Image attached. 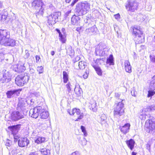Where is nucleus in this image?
<instances>
[{
	"instance_id": "1",
	"label": "nucleus",
	"mask_w": 155,
	"mask_h": 155,
	"mask_svg": "<svg viewBox=\"0 0 155 155\" xmlns=\"http://www.w3.org/2000/svg\"><path fill=\"white\" fill-rule=\"evenodd\" d=\"M90 4L87 2L79 3L76 6V12L79 15L86 14L90 9Z\"/></svg>"
},
{
	"instance_id": "2",
	"label": "nucleus",
	"mask_w": 155,
	"mask_h": 155,
	"mask_svg": "<svg viewBox=\"0 0 155 155\" xmlns=\"http://www.w3.org/2000/svg\"><path fill=\"white\" fill-rule=\"evenodd\" d=\"M31 4L35 9L39 10V14L43 15L45 5L41 0H34Z\"/></svg>"
},
{
	"instance_id": "3",
	"label": "nucleus",
	"mask_w": 155,
	"mask_h": 155,
	"mask_svg": "<svg viewBox=\"0 0 155 155\" xmlns=\"http://www.w3.org/2000/svg\"><path fill=\"white\" fill-rule=\"evenodd\" d=\"M106 47L105 43L102 42L100 43L96 48V55L101 56H104L106 54L105 52L106 50Z\"/></svg>"
},
{
	"instance_id": "4",
	"label": "nucleus",
	"mask_w": 155,
	"mask_h": 155,
	"mask_svg": "<svg viewBox=\"0 0 155 155\" xmlns=\"http://www.w3.org/2000/svg\"><path fill=\"white\" fill-rule=\"evenodd\" d=\"M29 78V77L27 75H18L15 78V83L18 86H22L28 82Z\"/></svg>"
},
{
	"instance_id": "5",
	"label": "nucleus",
	"mask_w": 155,
	"mask_h": 155,
	"mask_svg": "<svg viewBox=\"0 0 155 155\" xmlns=\"http://www.w3.org/2000/svg\"><path fill=\"white\" fill-rule=\"evenodd\" d=\"M61 15V13L59 12H54L47 17L48 22L49 25L55 24L58 21V18Z\"/></svg>"
},
{
	"instance_id": "6",
	"label": "nucleus",
	"mask_w": 155,
	"mask_h": 155,
	"mask_svg": "<svg viewBox=\"0 0 155 155\" xmlns=\"http://www.w3.org/2000/svg\"><path fill=\"white\" fill-rule=\"evenodd\" d=\"M138 5L136 1L129 0L128 4L126 5V8L127 11L133 12L137 10Z\"/></svg>"
},
{
	"instance_id": "7",
	"label": "nucleus",
	"mask_w": 155,
	"mask_h": 155,
	"mask_svg": "<svg viewBox=\"0 0 155 155\" xmlns=\"http://www.w3.org/2000/svg\"><path fill=\"white\" fill-rule=\"evenodd\" d=\"M124 104L122 102H119L114 110V114L115 116H121L124 112Z\"/></svg>"
},
{
	"instance_id": "8",
	"label": "nucleus",
	"mask_w": 155,
	"mask_h": 155,
	"mask_svg": "<svg viewBox=\"0 0 155 155\" xmlns=\"http://www.w3.org/2000/svg\"><path fill=\"white\" fill-rule=\"evenodd\" d=\"M150 119L146 121L145 126L150 129V131H155V118L150 117Z\"/></svg>"
},
{
	"instance_id": "9",
	"label": "nucleus",
	"mask_w": 155,
	"mask_h": 155,
	"mask_svg": "<svg viewBox=\"0 0 155 155\" xmlns=\"http://www.w3.org/2000/svg\"><path fill=\"white\" fill-rule=\"evenodd\" d=\"M3 77L1 79V81L3 83H8L11 81L12 75L9 71L5 69L2 71Z\"/></svg>"
},
{
	"instance_id": "10",
	"label": "nucleus",
	"mask_w": 155,
	"mask_h": 155,
	"mask_svg": "<svg viewBox=\"0 0 155 155\" xmlns=\"http://www.w3.org/2000/svg\"><path fill=\"white\" fill-rule=\"evenodd\" d=\"M11 119L13 121H17L24 117L23 113L19 111H14L11 114Z\"/></svg>"
},
{
	"instance_id": "11",
	"label": "nucleus",
	"mask_w": 155,
	"mask_h": 155,
	"mask_svg": "<svg viewBox=\"0 0 155 155\" xmlns=\"http://www.w3.org/2000/svg\"><path fill=\"white\" fill-rule=\"evenodd\" d=\"M41 110V106H38L31 109L29 111L30 115L35 118H37Z\"/></svg>"
},
{
	"instance_id": "12",
	"label": "nucleus",
	"mask_w": 155,
	"mask_h": 155,
	"mask_svg": "<svg viewBox=\"0 0 155 155\" xmlns=\"http://www.w3.org/2000/svg\"><path fill=\"white\" fill-rule=\"evenodd\" d=\"M10 37V32L6 30H0V41L1 44L7 38Z\"/></svg>"
},
{
	"instance_id": "13",
	"label": "nucleus",
	"mask_w": 155,
	"mask_h": 155,
	"mask_svg": "<svg viewBox=\"0 0 155 155\" xmlns=\"http://www.w3.org/2000/svg\"><path fill=\"white\" fill-rule=\"evenodd\" d=\"M1 44L5 46L13 47L16 45V41L9 37L8 38H7L4 41H3Z\"/></svg>"
},
{
	"instance_id": "14",
	"label": "nucleus",
	"mask_w": 155,
	"mask_h": 155,
	"mask_svg": "<svg viewBox=\"0 0 155 155\" xmlns=\"http://www.w3.org/2000/svg\"><path fill=\"white\" fill-rule=\"evenodd\" d=\"M21 91V89H15L8 91L6 93L7 97L8 98H10L15 96H18Z\"/></svg>"
},
{
	"instance_id": "15",
	"label": "nucleus",
	"mask_w": 155,
	"mask_h": 155,
	"mask_svg": "<svg viewBox=\"0 0 155 155\" xmlns=\"http://www.w3.org/2000/svg\"><path fill=\"white\" fill-rule=\"evenodd\" d=\"M131 31L132 35L135 37H137L138 35H140V34H143V32L140 30V27L137 26H134L131 27Z\"/></svg>"
},
{
	"instance_id": "16",
	"label": "nucleus",
	"mask_w": 155,
	"mask_h": 155,
	"mask_svg": "<svg viewBox=\"0 0 155 155\" xmlns=\"http://www.w3.org/2000/svg\"><path fill=\"white\" fill-rule=\"evenodd\" d=\"M26 68L23 64H18L14 65L13 67V70L15 72L20 73L23 72L25 70Z\"/></svg>"
},
{
	"instance_id": "17",
	"label": "nucleus",
	"mask_w": 155,
	"mask_h": 155,
	"mask_svg": "<svg viewBox=\"0 0 155 155\" xmlns=\"http://www.w3.org/2000/svg\"><path fill=\"white\" fill-rule=\"evenodd\" d=\"M29 143V140L25 137L20 138L18 142V146L21 147H24L27 146Z\"/></svg>"
},
{
	"instance_id": "18",
	"label": "nucleus",
	"mask_w": 155,
	"mask_h": 155,
	"mask_svg": "<svg viewBox=\"0 0 155 155\" xmlns=\"http://www.w3.org/2000/svg\"><path fill=\"white\" fill-rule=\"evenodd\" d=\"M27 104L26 101L23 99L20 98L19 100V102L18 104V109H20L22 111H24L26 110Z\"/></svg>"
},
{
	"instance_id": "19",
	"label": "nucleus",
	"mask_w": 155,
	"mask_h": 155,
	"mask_svg": "<svg viewBox=\"0 0 155 155\" xmlns=\"http://www.w3.org/2000/svg\"><path fill=\"white\" fill-rule=\"evenodd\" d=\"M97 28L95 26L87 28L85 30V33L89 36L95 35L97 33Z\"/></svg>"
},
{
	"instance_id": "20",
	"label": "nucleus",
	"mask_w": 155,
	"mask_h": 155,
	"mask_svg": "<svg viewBox=\"0 0 155 155\" xmlns=\"http://www.w3.org/2000/svg\"><path fill=\"white\" fill-rule=\"evenodd\" d=\"M130 126L129 123H127L123 126H120L119 128L121 132L124 134H126L129 132Z\"/></svg>"
},
{
	"instance_id": "21",
	"label": "nucleus",
	"mask_w": 155,
	"mask_h": 155,
	"mask_svg": "<svg viewBox=\"0 0 155 155\" xmlns=\"http://www.w3.org/2000/svg\"><path fill=\"white\" fill-rule=\"evenodd\" d=\"M87 66V63L84 61H81L77 63V64L74 68L76 69H83L85 68L86 66Z\"/></svg>"
},
{
	"instance_id": "22",
	"label": "nucleus",
	"mask_w": 155,
	"mask_h": 155,
	"mask_svg": "<svg viewBox=\"0 0 155 155\" xmlns=\"http://www.w3.org/2000/svg\"><path fill=\"white\" fill-rule=\"evenodd\" d=\"M106 120L107 117L105 114H102L98 117V121L102 125L106 126Z\"/></svg>"
},
{
	"instance_id": "23",
	"label": "nucleus",
	"mask_w": 155,
	"mask_h": 155,
	"mask_svg": "<svg viewBox=\"0 0 155 155\" xmlns=\"http://www.w3.org/2000/svg\"><path fill=\"white\" fill-rule=\"evenodd\" d=\"M39 114L41 116V118L43 119H47L49 115L48 112L46 109H45L42 106L41 110Z\"/></svg>"
},
{
	"instance_id": "24",
	"label": "nucleus",
	"mask_w": 155,
	"mask_h": 155,
	"mask_svg": "<svg viewBox=\"0 0 155 155\" xmlns=\"http://www.w3.org/2000/svg\"><path fill=\"white\" fill-rule=\"evenodd\" d=\"M89 107L90 109L94 112H96L97 109V106L96 105V101L94 100H91L89 103Z\"/></svg>"
},
{
	"instance_id": "25",
	"label": "nucleus",
	"mask_w": 155,
	"mask_h": 155,
	"mask_svg": "<svg viewBox=\"0 0 155 155\" xmlns=\"http://www.w3.org/2000/svg\"><path fill=\"white\" fill-rule=\"evenodd\" d=\"M20 125H13L9 127L8 128L12 131L13 134H16L20 128Z\"/></svg>"
},
{
	"instance_id": "26",
	"label": "nucleus",
	"mask_w": 155,
	"mask_h": 155,
	"mask_svg": "<svg viewBox=\"0 0 155 155\" xmlns=\"http://www.w3.org/2000/svg\"><path fill=\"white\" fill-rule=\"evenodd\" d=\"M124 68L126 72L130 73L131 72V66L128 61H125L124 63Z\"/></svg>"
},
{
	"instance_id": "27",
	"label": "nucleus",
	"mask_w": 155,
	"mask_h": 155,
	"mask_svg": "<svg viewBox=\"0 0 155 155\" xmlns=\"http://www.w3.org/2000/svg\"><path fill=\"white\" fill-rule=\"evenodd\" d=\"M126 143L128 147L131 150H133L134 148L135 142L132 139L126 141Z\"/></svg>"
},
{
	"instance_id": "28",
	"label": "nucleus",
	"mask_w": 155,
	"mask_h": 155,
	"mask_svg": "<svg viewBox=\"0 0 155 155\" xmlns=\"http://www.w3.org/2000/svg\"><path fill=\"white\" fill-rule=\"evenodd\" d=\"M79 18L78 16L73 15L71 19V22L72 24L77 25L79 22Z\"/></svg>"
},
{
	"instance_id": "29",
	"label": "nucleus",
	"mask_w": 155,
	"mask_h": 155,
	"mask_svg": "<svg viewBox=\"0 0 155 155\" xmlns=\"http://www.w3.org/2000/svg\"><path fill=\"white\" fill-rule=\"evenodd\" d=\"M82 113H83L81 112L80 109L76 108L73 109L71 112L69 113L70 115H74V116L76 117Z\"/></svg>"
},
{
	"instance_id": "30",
	"label": "nucleus",
	"mask_w": 155,
	"mask_h": 155,
	"mask_svg": "<svg viewBox=\"0 0 155 155\" xmlns=\"http://www.w3.org/2000/svg\"><path fill=\"white\" fill-rule=\"evenodd\" d=\"M143 34H140V35H138L137 37H135V40L136 41V43L140 44L144 41V38L142 36Z\"/></svg>"
},
{
	"instance_id": "31",
	"label": "nucleus",
	"mask_w": 155,
	"mask_h": 155,
	"mask_svg": "<svg viewBox=\"0 0 155 155\" xmlns=\"http://www.w3.org/2000/svg\"><path fill=\"white\" fill-rule=\"evenodd\" d=\"M149 89L153 90H155V75L153 76L152 78L150 83Z\"/></svg>"
},
{
	"instance_id": "32",
	"label": "nucleus",
	"mask_w": 155,
	"mask_h": 155,
	"mask_svg": "<svg viewBox=\"0 0 155 155\" xmlns=\"http://www.w3.org/2000/svg\"><path fill=\"white\" fill-rule=\"evenodd\" d=\"M146 111L145 109H144L140 113L139 117L141 120H144L147 118V115Z\"/></svg>"
},
{
	"instance_id": "33",
	"label": "nucleus",
	"mask_w": 155,
	"mask_h": 155,
	"mask_svg": "<svg viewBox=\"0 0 155 155\" xmlns=\"http://www.w3.org/2000/svg\"><path fill=\"white\" fill-rule=\"evenodd\" d=\"M74 91L75 93L78 96L81 95V93L82 92V89L79 85H75V87L74 89Z\"/></svg>"
},
{
	"instance_id": "34",
	"label": "nucleus",
	"mask_w": 155,
	"mask_h": 155,
	"mask_svg": "<svg viewBox=\"0 0 155 155\" xmlns=\"http://www.w3.org/2000/svg\"><path fill=\"white\" fill-rule=\"evenodd\" d=\"M106 63L109 64L110 65L114 64V58L112 54H110L109 58L107 59Z\"/></svg>"
},
{
	"instance_id": "35",
	"label": "nucleus",
	"mask_w": 155,
	"mask_h": 155,
	"mask_svg": "<svg viewBox=\"0 0 155 155\" xmlns=\"http://www.w3.org/2000/svg\"><path fill=\"white\" fill-rule=\"evenodd\" d=\"M40 151L43 155H49L50 154V150L46 148L40 149Z\"/></svg>"
},
{
	"instance_id": "36",
	"label": "nucleus",
	"mask_w": 155,
	"mask_h": 155,
	"mask_svg": "<svg viewBox=\"0 0 155 155\" xmlns=\"http://www.w3.org/2000/svg\"><path fill=\"white\" fill-rule=\"evenodd\" d=\"M45 140V139L44 137H37L35 140V142L36 143L39 144L44 142Z\"/></svg>"
},
{
	"instance_id": "37",
	"label": "nucleus",
	"mask_w": 155,
	"mask_h": 155,
	"mask_svg": "<svg viewBox=\"0 0 155 155\" xmlns=\"http://www.w3.org/2000/svg\"><path fill=\"white\" fill-rule=\"evenodd\" d=\"M92 66L95 69L97 74L99 75H101L102 72L100 68L96 65H92Z\"/></svg>"
},
{
	"instance_id": "38",
	"label": "nucleus",
	"mask_w": 155,
	"mask_h": 155,
	"mask_svg": "<svg viewBox=\"0 0 155 155\" xmlns=\"http://www.w3.org/2000/svg\"><path fill=\"white\" fill-rule=\"evenodd\" d=\"M63 80L64 83H66L68 80V76L67 73L65 71H64L63 73Z\"/></svg>"
},
{
	"instance_id": "39",
	"label": "nucleus",
	"mask_w": 155,
	"mask_h": 155,
	"mask_svg": "<svg viewBox=\"0 0 155 155\" xmlns=\"http://www.w3.org/2000/svg\"><path fill=\"white\" fill-rule=\"evenodd\" d=\"M145 109L148 112L150 111L155 110V106L154 105L149 106Z\"/></svg>"
},
{
	"instance_id": "40",
	"label": "nucleus",
	"mask_w": 155,
	"mask_h": 155,
	"mask_svg": "<svg viewBox=\"0 0 155 155\" xmlns=\"http://www.w3.org/2000/svg\"><path fill=\"white\" fill-rule=\"evenodd\" d=\"M80 59V57L78 56H77L73 60V62L74 68L75 67V66H76L77 63H77V62L79 61Z\"/></svg>"
},
{
	"instance_id": "41",
	"label": "nucleus",
	"mask_w": 155,
	"mask_h": 155,
	"mask_svg": "<svg viewBox=\"0 0 155 155\" xmlns=\"http://www.w3.org/2000/svg\"><path fill=\"white\" fill-rule=\"evenodd\" d=\"M66 87L67 89V91L68 93L70 92L71 89H72V85L69 82L66 85Z\"/></svg>"
},
{
	"instance_id": "42",
	"label": "nucleus",
	"mask_w": 155,
	"mask_h": 155,
	"mask_svg": "<svg viewBox=\"0 0 155 155\" xmlns=\"http://www.w3.org/2000/svg\"><path fill=\"white\" fill-rule=\"evenodd\" d=\"M60 40L63 43H65L66 41V37L65 36L63 35L62 34L61 35H59Z\"/></svg>"
},
{
	"instance_id": "43",
	"label": "nucleus",
	"mask_w": 155,
	"mask_h": 155,
	"mask_svg": "<svg viewBox=\"0 0 155 155\" xmlns=\"http://www.w3.org/2000/svg\"><path fill=\"white\" fill-rule=\"evenodd\" d=\"M81 128L82 132L83 133L84 135V136L87 137V134L86 130L85 127L84 126H81Z\"/></svg>"
},
{
	"instance_id": "44",
	"label": "nucleus",
	"mask_w": 155,
	"mask_h": 155,
	"mask_svg": "<svg viewBox=\"0 0 155 155\" xmlns=\"http://www.w3.org/2000/svg\"><path fill=\"white\" fill-rule=\"evenodd\" d=\"M153 91L154 90H150L148 91V94L147 95V97H151L155 94V91Z\"/></svg>"
},
{
	"instance_id": "45",
	"label": "nucleus",
	"mask_w": 155,
	"mask_h": 155,
	"mask_svg": "<svg viewBox=\"0 0 155 155\" xmlns=\"http://www.w3.org/2000/svg\"><path fill=\"white\" fill-rule=\"evenodd\" d=\"M77 117V118L75 120V121H79L81 119H82L84 117V114L83 113L81 114H80L79 115L77 116L76 117Z\"/></svg>"
},
{
	"instance_id": "46",
	"label": "nucleus",
	"mask_w": 155,
	"mask_h": 155,
	"mask_svg": "<svg viewBox=\"0 0 155 155\" xmlns=\"http://www.w3.org/2000/svg\"><path fill=\"white\" fill-rule=\"evenodd\" d=\"M5 52L2 49L0 50V59L1 60L4 58Z\"/></svg>"
},
{
	"instance_id": "47",
	"label": "nucleus",
	"mask_w": 155,
	"mask_h": 155,
	"mask_svg": "<svg viewBox=\"0 0 155 155\" xmlns=\"http://www.w3.org/2000/svg\"><path fill=\"white\" fill-rule=\"evenodd\" d=\"M37 69L39 74H41L43 72V67L42 66H41L38 67Z\"/></svg>"
},
{
	"instance_id": "48",
	"label": "nucleus",
	"mask_w": 155,
	"mask_h": 155,
	"mask_svg": "<svg viewBox=\"0 0 155 155\" xmlns=\"http://www.w3.org/2000/svg\"><path fill=\"white\" fill-rule=\"evenodd\" d=\"M12 144V142L11 140H7L5 143V145L7 147H10Z\"/></svg>"
},
{
	"instance_id": "49",
	"label": "nucleus",
	"mask_w": 155,
	"mask_h": 155,
	"mask_svg": "<svg viewBox=\"0 0 155 155\" xmlns=\"http://www.w3.org/2000/svg\"><path fill=\"white\" fill-rule=\"evenodd\" d=\"M150 61L153 63H155V56L150 55Z\"/></svg>"
},
{
	"instance_id": "50",
	"label": "nucleus",
	"mask_w": 155,
	"mask_h": 155,
	"mask_svg": "<svg viewBox=\"0 0 155 155\" xmlns=\"http://www.w3.org/2000/svg\"><path fill=\"white\" fill-rule=\"evenodd\" d=\"M88 71H86L83 75V78L84 79L87 78L88 76Z\"/></svg>"
},
{
	"instance_id": "51",
	"label": "nucleus",
	"mask_w": 155,
	"mask_h": 155,
	"mask_svg": "<svg viewBox=\"0 0 155 155\" xmlns=\"http://www.w3.org/2000/svg\"><path fill=\"white\" fill-rule=\"evenodd\" d=\"M131 94L133 96L136 97L137 94V92L134 89H133L131 91Z\"/></svg>"
},
{
	"instance_id": "52",
	"label": "nucleus",
	"mask_w": 155,
	"mask_h": 155,
	"mask_svg": "<svg viewBox=\"0 0 155 155\" xmlns=\"http://www.w3.org/2000/svg\"><path fill=\"white\" fill-rule=\"evenodd\" d=\"M71 13V10L67 12L66 13L65 15V17H68V16H70V14Z\"/></svg>"
},
{
	"instance_id": "53",
	"label": "nucleus",
	"mask_w": 155,
	"mask_h": 155,
	"mask_svg": "<svg viewBox=\"0 0 155 155\" xmlns=\"http://www.w3.org/2000/svg\"><path fill=\"white\" fill-rule=\"evenodd\" d=\"M87 142V140H86V139L85 138H84L83 140H82V145H85Z\"/></svg>"
},
{
	"instance_id": "54",
	"label": "nucleus",
	"mask_w": 155,
	"mask_h": 155,
	"mask_svg": "<svg viewBox=\"0 0 155 155\" xmlns=\"http://www.w3.org/2000/svg\"><path fill=\"white\" fill-rule=\"evenodd\" d=\"M114 16L115 18L117 20L119 19L120 17V15L119 13L115 15Z\"/></svg>"
},
{
	"instance_id": "55",
	"label": "nucleus",
	"mask_w": 155,
	"mask_h": 155,
	"mask_svg": "<svg viewBox=\"0 0 155 155\" xmlns=\"http://www.w3.org/2000/svg\"><path fill=\"white\" fill-rule=\"evenodd\" d=\"M13 135H14V141H16L18 139H19V137L18 136L16 135V134H13Z\"/></svg>"
},
{
	"instance_id": "56",
	"label": "nucleus",
	"mask_w": 155,
	"mask_h": 155,
	"mask_svg": "<svg viewBox=\"0 0 155 155\" xmlns=\"http://www.w3.org/2000/svg\"><path fill=\"white\" fill-rule=\"evenodd\" d=\"M34 100L33 99H31L30 100H29L28 101V103L29 102V101H30V104L31 105H33L34 104Z\"/></svg>"
},
{
	"instance_id": "57",
	"label": "nucleus",
	"mask_w": 155,
	"mask_h": 155,
	"mask_svg": "<svg viewBox=\"0 0 155 155\" xmlns=\"http://www.w3.org/2000/svg\"><path fill=\"white\" fill-rule=\"evenodd\" d=\"M71 155H80V153L79 152L76 151L71 153Z\"/></svg>"
},
{
	"instance_id": "58",
	"label": "nucleus",
	"mask_w": 155,
	"mask_h": 155,
	"mask_svg": "<svg viewBox=\"0 0 155 155\" xmlns=\"http://www.w3.org/2000/svg\"><path fill=\"white\" fill-rule=\"evenodd\" d=\"M25 53L26 54L25 56L26 58H28L29 57L30 55V54L28 53V50H26Z\"/></svg>"
},
{
	"instance_id": "59",
	"label": "nucleus",
	"mask_w": 155,
	"mask_h": 155,
	"mask_svg": "<svg viewBox=\"0 0 155 155\" xmlns=\"http://www.w3.org/2000/svg\"><path fill=\"white\" fill-rule=\"evenodd\" d=\"M29 155H38V153L36 152L31 153Z\"/></svg>"
},
{
	"instance_id": "60",
	"label": "nucleus",
	"mask_w": 155,
	"mask_h": 155,
	"mask_svg": "<svg viewBox=\"0 0 155 155\" xmlns=\"http://www.w3.org/2000/svg\"><path fill=\"white\" fill-rule=\"evenodd\" d=\"M36 59V62H37L38 61H39V60L40 59V57L39 56L36 55L35 56Z\"/></svg>"
},
{
	"instance_id": "61",
	"label": "nucleus",
	"mask_w": 155,
	"mask_h": 155,
	"mask_svg": "<svg viewBox=\"0 0 155 155\" xmlns=\"http://www.w3.org/2000/svg\"><path fill=\"white\" fill-rule=\"evenodd\" d=\"M49 7L52 10L54 9V7L51 4L49 6Z\"/></svg>"
},
{
	"instance_id": "62",
	"label": "nucleus",
	"mask_w": 155,
	"mask_h": 155,
	"mask_svg": "<svg viewBox=\"0 0 155 155\" xmlns=\"http://www.w3.org/2000/svg\"><path fill=\"white\" fill-rule=\"evenodd\" d=\"M150 145L149 144H147V150H150Z\"/></svg>"
},
{
	"instance_id": "63",
	"label": "nucleus",
	"mask_w": 155,
	"mask_h": 155,
	"mask_svg": "<svg viewBox=\"0 0 155 155\" xmlns=\"http://www.w3.org/2000/svg\"><path fill=\"white\" fill-rule=\"evenodd\" d=\"M56 30L59 33V35H61L62 34L61 33L59 30L57 28L56 29Z\"/></svg>"
},
{
	"instance_id": "64",
	"label": "nucleus",
	"mask_w": 155,
	"mask_h": 155,
	"mask_svg": "<svg viewBox=\"0 0 155 155\" xmlns=\"http://www.w3.org/2000/svg\"><path fill=\"white\" fill-rule=\"evenodd\" d=\"M76 2L74 0L71 3V6H73V5L75 4V3H76Z\"/></svg>"
}]
</instances>
